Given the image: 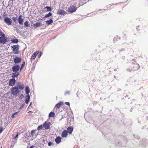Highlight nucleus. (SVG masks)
I'll return each instance as SVG.
<instances>
[{"label":"nucleus","instance_id":"obj_1","mask_svg":"<svg viewBox=\"0 0 148 148\" xmlns=\"http://www.w3.org/2000/svg\"><path fill=\"white\" fill-rule=\"evenodd\" d=\"M139 69V64H136V65H131L130 67L127 69V71L129 72L134 71L138 70Z\"/></svg>","mask_w":148,"mask_h":148},{"label":"nucleus","instance_id":"obj_2","mask_svg":"<svg viewBox=\"0 0 148 148\" xmlns=\"http://www.w3.org/2000/svg\"><path fill=\"white\" fill-rule=\"evenodd\" d=\"M17 87L16 86H14L11 89V92L12 95L15 97L18 96L20 92V90L18 88H17Z\"/></svg>","mask_w":148,"mask_h":148},{"label":"nucleus","instance_id":"obj_3","mask_svg":"<svg viewBox=\"0 0 148 148\" xmlns=\"http://www.w3.org/2000/svg\"><path fill=\"white\" fill-rule=\"evenodd\" d=\"M77 7L71 5L68 8V11L71 13L75 12L77 9Z\"/></svg>","mask_w":148,"mask_h":148},{"label":"nucleus","instance_id":"obj_4","mask_svg":"<svg viewBox=\"0 0 148 148\" xmlns=\"http://www.w3.org/2000/svg\"><path fill=\"white\" fill-rule=\"evenodd\" d=\"M20 69V66L19 65L16 64L12 68V71L15 73L17 72Z\"/></svg>","mask_w":148,"mask_h":148},{"label":"nucleus","instance_id":"obj_5","mask_svg":"<svg viewBox=\"0 0 148 148\" xmlns=\"http://www.w3.org/2000/svg\"><path fill=\"white\" fill-rule=\"evenodd\" d=\"M4 21L8 25H11L12 23V21L11 19L8 17H5L4 19Z\"/></svg>","mask_w":148,"mask_h":148},{"label":"nucleus","instance_id":"obj_6","mask_svg":"<svg viewBox=\"0 0 148 148\" xmlns=\"http://www.w3.org/2000/svg\"><path fill=\"white\" fill-rule=\"evenodd\" d=\"M18 56H15V58H14V62L15 64H18L21 62L22 60L21 58L18 57Z\"/></svg>","mask_w":148,"mask_h":148},{"label":"nucleus","instance_id":"obj_7","mask_svg":"<svg viewBox=\"0 0 148 148\" xmlns=\"http://www.w3.org/2000/svg\"><path fill=\"white\" fill-rule=\"evenodd\" d=\"M16 87H17V88H18V89H19L21 90L23 89L24 88V85L20 82H18L17 83Z\"/></svg>","mask_w":148,"mask_h":148},{"label":"nucleus","instance_id":"obj_8","mask_svg":"<svg viewBox=\"0 0 148 148\" xmlns=\"http://www.w3.org/2000/svg\"><path fill=\"white\" fill-rule=\"evenodd\" d=\"M50 123L45 121L43 124V126L45 129L47 130L50 129Z\"/></svg>","mask_w":148,"mask_h":148},{"label":"nucleus","instance_id":"obj_9","mask_svg":"<svg viewBox=\"0 0 148 148\" xmlns=\"http://www.w3.org/2000/svg\"><path fill=\"white\" fill-rule=\"evenodd\" d=\"M20 46L17 45H13L11 46V48H12V50L14 51H17L18 49V48Z\"/></svg>","mask_w":148,"mask_h":148},{"label":"nucleus","instance_id":"obj_10","mask_svg":"<svg viewBox=\"0 0 148 148\" xmlns=\"http://www.w3.org/2000/svg\"><path fill=\"white\" fill-rule=\"evenodd\" d=\"M43 24L40 22H38L34 23L33 25V27L36 28L38 27L42 26Z\"/></svg>","mask_w":148,"mask_h":148},{"label":"nucleus","instance_id":"obj_11","mask_svg":"<svg viewBox=\"0 0 148 148\" xmlns=\"http://www.w3.org/2000/svg\"><path fill=\"white\" fill-rule=\"evenodd\" d=\"M22 16L20 15L18 18V21L20 25H23V19L22 18Z\"/></svg>","mask_w":148,"mask_h":148},{"label":"nucleus","instance_id":"obj_12","mask_svg":"<svg viewBox=\"0 0 148 148\" xmlns=\"http://www.w3.org/2000/svg\"><path fill=\"white\" fill-rule=\"evenodd\" d=\"M15 82L16 80L15 79H11L10 80L9 82V85L11 86H14Z\"/></svg>","mask_w":148,"mask_h":148},{"label":"nucleus","instance_id":"obj_13","mask_svg":"<svg viewBox=\"0 0 148 148\" xmlns=\"http://www.w3.org/2000/svg\"><path fill=\"white\" fill-rule=\"evenodd\" d=\"M7 41V39L5 38V37H0V42L1 43L4 44Z\"/></svg>","mask_w":148,"mask_h":148},{"label":"nucleus","instance_id":"obj_14","mask_svg":"<svg viewBox=\"0 0 148 148\" xmlns=\"http://www.w3.org/2000/svg\"><path fill=\"white\" fill-rule=\"evenodd\" d=\"M38 53H39V51H36L35 52H34L32 54V55L31 58V59L32 60H34L35 59L37 55V54H38Z\"/></svg>","mask_w":148,"mask_h":148},{"label":"nucleus","instance_id":"obj_15","mask_svg":"<svg viewBox=\"0 0 148 148\" xmlns=\"http://www.w3.org/2000/svg\"><path fill=\"white\" fill-rule=\"evenodd\" d=\"M68 132L66 130H64L63 131L61 134L62 137L65 138L67 136Z\"/></svg>","mask_w":148,"mask_h":148},{"label":"nucleus","instance_id":"obj_16","mask_svg":"<svg viewBox=\"0 0 148 148\" xmlns=\"http://www.w3.org/2000/svg\"><path fill=\"white\" fill-rule=\"evenodd\" d=\"M73 127H70L67 128L66 131H67L68 133H69V134H71L73 132Z\"/></svg>","mask_w":148,"mask_h":148},{"label":"nucleus","instance_id":"obj_17","mask_svg":"<svg viewBox=\"0 0 148 148\" xmlns=\"http://www.w3.org/2000/svg\"><path fill=\"white\" fill-rule=\"evenodd\" d=\"M30 99V97L29 95H26L25 96V103L27 104Z\"/></svg>","mask_w":148,"mask_h":148},{"label":"nucleus","instance_id":"obj_18","mask_svg":"<svg viewBox=\"0 0 148 148\" xmlns=\"http://www.w3.org/2000/svg\"><path fill=\"white\" fill-rule=\"evenodd\" d=\"M56 143L57 144L60 143L61 142V138L60 136H58L55 139Z\"/></svg>","mask_w":148,"mask_h":148},{"label":"nucleus","instance_id":"obj_19","mask_svg":"<svg viewBox=\"0 0 148 148\" xmlns=\"http://www.w3.org/2000/svg\"><path fill=\"white\" fill-rule=\"evenodd\" d=\"M25 91L26 94L27 95H29L30 92V90L28 86H26L25 88Z\"/></svg>","mask_w":148,"mask_h":148},{"label":"nucleus","instance_id":"obj_20","mask_svg":"<svg viewBox=\"0 0 148 148\" xmlns=\"http://www.w3.org/2000/svg\"><path fill=\"white\" fill-rule=\"evenodd\" d=\"M65 12L63 10L60 9L58 10V13L60 14L64 15L65 14Z\"/></svg>","mask_w":148,"mask_h":148},{"label":"nucleus","instance_id":"obj_21","mask_svg":"<svg viewBox=\"0 0 148 148\" xmlns=\"http://www.w3.org/2000/svg\"><path fill=\"white\" fill-rule=\"evenodd\" d=\"M19 75V73L18 72L13 73L12 74V76L13 78L17 77Z\"/></svg>","mask_w":148,"mask_h":148},{"label":"nucleus","instance_id":"obj_22","mask_svg":"<svg viewBox=\"0 0 148 148\" xmlns=\"http://www.w3.org/2000/svg\"><path fill=\"white\" fill-rule=\"evenodd\" d=\"M25 26L27 27H29L30 25L29 24V22L28 21H27L24 23Z\"/></svg>","mask_w":148,"mask_h":148},{"label":"nucleus","instance_id":"obj_23","mask_svg":"<svg viewBox=\"0 0 148 148\" xmlns=\"http://www.w3.org/2000/svg\"><path fill=\"white\" fill-rule=\"evenodd\" d=\"M131 62L132 64L131 65H136V64H138L137 63L136 60L135 59H132L131 60Z\"/></svg>","mask_w":148,"mask_h":148},{"label":"nucleus","instance_id":"obj_24","mask_svg":"<svg viewBox=\"0 0 148 148\" xmlns=\"http://www.w3.org/2000/svg\"><path fill=\"white\" fill-rule=\"evenodd\" d=\"M62 103H58L56 104L55 106V109L56 108H60L61 107Z\"/></svg>","mask_w":148,"mask_h":148},{"label":"nucleus","instance_id":"obj_25","mask_svg":"<svg viewBox=\"0 0 148 148\" xmlns=\"http://www.w3.org/2000/svg\"><path fill=\"white\" fill-rule=\"evenodd\" d=\"M46 24L49 25L52 23L53 22V21L52 19H50L49 20L47 21H46Z\"/></svg>","mask_w":148,"mask_h":148},{"label":"nucleus","instance_id":"obj_26","mask_svg":"<svg viewBox=\"0 0 148 148\" xmlns=\"http://www.w3.org/2000/svg\"><path fill=\"white\" fill-rule=\"evenodd\" d=\"M55 116V113L54 112H51L49 114V117H53Z\"/></svg>","mask_w":148,"mask_h":148},{"label":"nucleus","instance_id":"obj_27","mask_svg":"<svg viewBox=\"0 0 148 148\" xmlns=\"http://www.w3.org/2000/svg\"><path fill=\"white\" fill-rule=\"evenodd\" d=\"M52 15V13L51 12H49L48 14L45 15L44 17L45 18L51 16Z\"/></svg>","mask_w":148,"mask_h":148},{"label":"nucleus","instance_id":"obj_28","mask_svg":"<svg viewBox=\"0 0 148 148\" xmlns=\"http://www.w3.org/2000/svg\"><path fill=\"white\" fill-rule=\"evenodd\" d=\"M25 62H23L22 64L21 65V67H20V71L22 70V69L23 68V66H25Z\"/></svg>","mask_w":148,"mask_h":148},{"label":"nucleus","instance_id":"obj_29","mask_svg":"<svg viewBox=\"0 0 148 148\" xmlns=\"http://www.w3.org/2000/svg\"><path fill=\"white\" fill-rule=\"evenodd\" d=\"M12 19L14 21L15 23H16V22L18 20L17 17H12Z\"/></svg>","mask_w":148,"mask_h":148},{"label":"nucleus","instance_id":"obj_30","mask_svg":"<svg viewBox=\"0 0 148 148\" xmlns=\"http://www.w3.org/2000/svg\"><path fill=\"white\" fill-rule=\"evenodd\" d=\"M120 38L118 36L114 38L113 41L114 42H115L117 41Z\"/></svg>","mask_w":148,"mask_h":148},{"label":"nucleus","instance_id":"obj_31","mask_svg":"<svg viewBox=\"0 0 148 148\" xmlns=\"http://www.w3.org/2000/svg\"><path fill=\"white\" fill-rule=\"evenodd\" d=\"M45 9H46L47 11H51V8L49 6H46L45 7Z\"/></svg>","mask_w":148,"mask_h":148},{"label":"nucleus","instance_id":"obj_32","mask_svg":"<svg viewBox=\"0 0 148 148\" xmlns=\"http://www.w3.org/2000/svg\"><path fill=\"white\" fill-rule=\"evenodd\" d=\"M18 42V40L17 39H15L12 40V42L17 43Z\"/></svg>","mask_w":148,"mask_h":148},{"label":"nucleus","instance_id":"obj_33","mask_svg":"<svg viewBox=\"0 0 148 148\" xmlns=\"http://www.w3.org/2000/svg\"><path fill=\"white\" fill-rule=\"evenodd\" d=\"M36 131V130H33L31 131V135L32 136V137H33L34 136V134L35 133V131Z\"/></svg>","mask_w":148,"mask_h":148},{"label":"nucleus","instance_id":"obj_34","mask_svg":"<svg viewBox=\"0 0 148 148\" xmlns=\"http://www.w3.org/2000/svg\"><path fill=\"white\" fill-rule=\"evenodd\" d=\"M0 35L1 36V37H5V35L4 33L1 32H0Z\"/></svg>","mask_w":148,"mask_h":148},{"label":"nucleus","instance_id":"obj_35","mask_svg":"<svg viewBox=\"0 0 148 148\" xmlns=\"http://www.w3.org/2000/svg\"><path fill=\"white\" fill-rule=\"evenodd\" d=\"M42 128V125H40L38 127H37V129L38 130H41Z\"/></svg>","mask_w":148,"mask_h":148},{"label":"nucleus","instance_id":"obj_36","mask_svg":"<svg viewBox=\"0 0 148 148\" xmlns=\"http://www.w3.org/2000/svg\"><path fill=\"white\" fill-rule=\"evenodd\" d=\"M4 129L2 127H0V134L3 131Z\"/></svg>","mask_w":148,"mask_h":148},{"label":"nucleus","instance_id":"obj_37","mask_svg":"<svg viewBox=\"0 0 148 148\" xmlns=\"http://www.w3.org/2000/svg\"><path fill=\"white\" fill-rule=\"evenodd\" d=\"M67 94L69 95L70 94V92L69 91H67L65 93V95H66Z\"/></svg>","mask_w":148,"mask_h":148},{"label":"nucleus","instance_id":"obj_38","mask_svg":"<svg viewBox=\"0 0 148 148\" xmlns=\"http://www.w3.org/2000/svg\"><path fill=\"white\" fill-rule=\"evenodd\" d=\"M39 54L38 55V58H40L42 55V53L40 51V52H39Z\"/></svg>","mask_w":148,"mask_h":148},{"label":"nucleus","instance_id":"obj_39","mask_svg":"<svg viewBox=\"0 0 148 148\" xmlns=\"http://www.w3.org/2000/svg\"><path fill=\"white\" fill-rule=\"evenodd\" d=\"M14 54H18V51H15L14 52Z\"/></svg>","mask_w":148,"mask_h":148},{"label":"nucleus","instance_id":"obj_40","mask_svg":"<svg viewBox=\"0 0 148 148\" xmlns=\"http://www.w3.org/2000/svg\"><path fill=\"white\" fill-rule=\"evenodd\" d=\"M24 105H25L24 103H23V104H21V107H20V108H22L24 106Z\"/></svg>","mask_w":148,"mask_h":148},{"label":"nucleus","instance_id":"obj_41","mask_svg":"<svg viewBox=\"0 0 148 148\" xmlns=\"http://www.w3.org/2000/svg\"><path fill=\"white\" fill-rule=\"evenodd\" d=\"M24 97V95H21L19 97V98H21V99H22Z\"/></svg>","mask_w":148,"mask_h":148},{"label":"nucleus","instance_id":"obj_42","mask_svg":"<svg viewBox=\"0 0 148 148\" xmlns=\"http://www.w3.org/2000/svg\"><path fill=\"white\" fill-rule=\"evenodd\" d=\"M52 145V143L51 142H50L48 143V145L49 146H51Z\"/></svg>","mask_w":148,"mask_h":148},{"label":"nucleus","instance_id":"obj_43","mask_svg":"<svg viewBox=\"0 0 148 148\" xmlns=\"http://www.w3.org/2000/svg\"><path fill=\"white\" fill-rule=\"evenodd\" d=\"M18 133H17L16 136L14 138L15 139H16V138H17L18 136Z\"/></svg>","mask_w":148,"mask_h":148},{"label":"nucleus","instance_id":"obj_44","mask_svg":"<svg viewBox=\"0 0 148 148\" xmlns=\"http://www.w3.org/2000/svg\"><path fill=\"white\" fill-rule=\"evenodd\" d=\"M65 104L69 106L70 105V103L69 102H66L65 103Z\"/></svg>","mask_w":148,"mask_h":148},{"label":"nucleus","instance_id":"obj_45","mask_svg":"<svg viewBox=\"0 0 148 148\" xmlns=\"http://www.w3.org/2000/svg\"><path fill=\"white\" fill-rule=\"evenodd\" d=\"M19 112H15V113H14L13 114L14 115H16L17 114H18V113Z\"/></svg>","mask_w":148,"mask_h":148},{"label":"nucleus","instance_id":"obj_46","mask_svg":"<svg viewBox=\"0 0 148 148\" xmlns=\"http://www.w3.org/2000/svg\"><path fill=\"white\" fill-rule=\"evenodd\" d=\"M15 115H14V114H12V115L11 116V117L12 118H13L14 117H16L15 116Z\"/></svg>","mask_w":148,"mask_h":148},{"label":"nucleus","instance_id":"obj_47","mask_svg":"<svg viewBox=\"0 0 148 148\" xmlns=\"http://www.w3.org/2000/svg\"><path fill=\"white\" fill-rule=\"evenodd\" d=\"M32 102H31L29 105V107H28V108L30 107L31 106H32Z\"/></svg>","mask_w":148,"mask_h":148},{"label":"nucleus","instance_id":"obj_48","mask_svg":"<svg viewBox=\"0 0 148 148\" xmlns=\"http://www.w3.org/2000/svg\"><path fill=\"white\" fill-rule=\"evenodd\" d=\"M124 50V49L123 48H121L120 50V51H123Z\"/></svg>","mask_w":148,"mask_h":148},{"label":"nucleus","instance_id":"obj_49","mask_svg":"<svg viewBox=\"0 0 148 148\" xmlns=\"http://www.w3.org/2000/svg\"><path fill=\"white\" fill-rule=\"evenodd\" d=\"M28 113H33V111H29V112H28Z\"/></svg>","mask_w":148,"mask_h":148},{"label":"nucleus","instance_id":"obj_50","mask_svg":"<svg viewBox=\"0 0 148 148\" xmlns=\"http://www.w3.org/2000/svg\"><path fill=\"white\" fill-rule=\"evenodd\" d=\"M132 110L133 109H132V108H131V109H130V112H132Z\"/></svg>","mask_w":148,"mask_h":148},{"label":"nucleus","instance_id":"obj_51","mask_svg":"<svg viewBox=\"0 0 148 148\" xmlns=\"http://www.w3.org/2000/svg\"><path fill=\"white\" fill-rule=\"evenodd\" d=\"M114 71H116V69H114Z\"/></svg>","mask_w":148,"mask_h":148},{"label":"nucleus","instance_id":"obj_52","mask_svg":"<svg viewBox=\"0 0 148 148\" xmlns=\"http://www.w3.org/2000/svg\"><path fill=\"white\" fill-rule=\"evenodd\" d=\"M1 148H2V147Z\"/></svg>","mask_w":148,"mask_h":148}]
</instances>
